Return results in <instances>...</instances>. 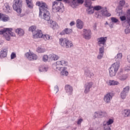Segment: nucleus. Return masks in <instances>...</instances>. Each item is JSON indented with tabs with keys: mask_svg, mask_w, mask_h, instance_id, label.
Wrapping results in <instances>:
<instances>
[{
	"mask_svg": "<svg viewBox=\"0 0 130 130\" xmlns=\"http://www.w3.org/2000/svg\"><path fill=\"white\" fill-rule=\"evenodd\" d=\"M121 58H122V54L121 53H118L115 57L116 62L112 64L111 67L109 69L110 77H115L116 75V73H117L119 69V67H120Z\"/></svg>",
	"mask_w": 130,
	"mask_h": 130,
	"instance_id": "1",
	"label": "nucleus"
},
{
	"mask_svg": "<svg viewBox=\"0 0 130 130\" xmlns=\"http://www.w3.org/2000/svg\"><path fill=\"white\" fill-rule=\"evenodd\" d=\"M12 31H13V28H5L3 29H0V35H3L5 39L7 41H10L11 40V36L16 37V34Z\"/></svg>",
	"mask_w": 130,
	"mask_h": 130,
	"instance_id": "2",
	"label": "nucleus"
},
{
	"mask_svg": "<svg viewBox=\"0 0 130 130\" xmlns=\"http://www.w3.org/2000/svg\"><path fill=\"white\" fill-rule=\"evenodd\" d=\"M40 17L45 20V21H47L51 28L54 29L56 27V22L53 21L52 20H50V13L48 11H44L42 14V16Z\"/></svg>",
	"mask_w": 130,
	"mask_h": 130,
	"instance_id": "3",
	"label": "nucleus"
},
{
	"mask_svg": "<svg viewBox=\"0 0 130 130\" xmlns=\"http://www.w3.org/2000/svg\"><path fill=\"white\" fill-rule=\"evenodd\" d=\"M60 2H62V0H56L52 3V12L63 13V5Z\"/></svg>",
	"mask_w": 130,
	"mask_h": 130,
	"instance_id": "4",
	"label": "nucleus"
},
{
	"mask_svg": "<svg viewBox=\"0 0 130 130\" xmlns=\"http://www.w3.org/2000/svg\"><path fill=\"white\" fill-rule=\"evenodd\" d=\"M126 11V16L125 15L120 16V19L121 22H123V21H126L127 23V25H126V29H125V34H128L130 33V15H128L127 14V11Z\"/></svg>",
	"mask_w": 130,
	"mask_h": 130,
	"instance_id": "5",
	"label": "nucleus"
},
{
	"mask_svg": "<svg viewBox=\"0 0 130 130\" xmlns=\"http://www.w3.org/2000/svg\"><path fill=\"white\" fill-rule=\"evenodd\" d=\"M23 7V1L22 0H14L13 9L16 11L18 14L22 13V8Z\"/></svg>",
	"mask_w": 130,
	"mask_h": 130,
	"instance_id": "6",
	"label": "nucleus"
},
{
	"mask_svg": "<svg viewBox=\"0 0 130 130\" xmlns=\"http://www.w3.org/2000/svg\"><path fill=\"white\" fill-rule=\"evenodd\" d=\"M59 43L61 46L65 47V48H72V47H74L73 42L67 38L59 39Z\"/></svg>",
	"mask_w": 130,
	"mask_h": 130,
	"instance_id": "7",
	"label": "nucleus"
},
{
	"mask_svg": "<svg viewBox=\"0 0 130 130\" xmlns=\"http://www.w3.org/2000/svg\"><path fill=\"white\" fill-rule=\"evenodd\" d=\"M36 6L38 7H40L39 8V17H42V13L43 12H45L48 10V6L47 4L45 3V2H43L42 1H38L36 3Z\"/></svg>",
	"mask_w": 130,
	"mask_h": 130,
	"instance_id": "8",
	"label": "nucleus"
},
{
	"mask_svg": "<svg viewBox=\"0 0 130 130\" xmlns=\"http://www.w3.org/2000/svg\"><path fill=\"white\" fill-rule=\"evenodd\" d=\"M69 62H68V61L64 60V59H62L59 61H57L56 62V64H55V69L56 70H58V71H60V69H61L62 67H66L67 66H68Z\"/></svg>",
	"mask_w": 130,
	"mask_h": 130,
	"instance_id": "9",
	"label": "nucleus"
},
{
	"mask_svg": "<svg viewBox=\"0 0 130 130\" xmlns=\"http://www.w3.org/2000/svg\"><path fill=\"white\" fill-rule=\"evenodd\" d=\"M114 120L112 119H109L108 121H104L103 122L102 127L104 130H111V128L109 126L111 124H112L114 122Z\"/></svg>",
	"mask_w": 130,
	"mask_h": 130,
	"instance_id": "10",
	"label": "nucleus"
},
{
	"mask_svg": "<svg viewBox=\"0 0 130 130\" xmlns=\"http://www.w3.org/2000/svg\"><path fill=\"white\" fill-rule=\"evenodd\" d=\"M82 36L84 39H86V40H90V39H91V37H92V32H91V30L88 29H84Z\"/></svg>",
	"mask_w": 130,
	"mask_h": 130,
	"instance_id": "11",
	"label": "nucleus"
},
{
	"mask_svg": "<svg viewBox=\"0 0 130 130\" xmlns=\"http://www.w3.org/2000/svg\"><path fill=\"white\" fill-rule=\"evenodd\" d=\"M129 92V86H127L123 88L122 91L120 92V97L121 99L124 100L127 96Z\"/></svg>",
	"mask_w": 130,
	"mask_h": 130,
	"instance_id": "12",
	"label": "nucleus"
},
{
	"mask_svg": "<svg viewBox=\"0 0 130 130\" xmlns=\"http://www.w3.org/2000/svg\"><path fill=\"white\" fill-rule=\"evenodd\" d=\"M113 95L112 93L110 92H108L104 96V101L106 103V104H109L110 102H111V100H112V98Z\"/></svg>",
	"mask_w": 130,
	"mask_h": 130,
	"instance_id": "13",
	"label": "nucleus"
},
{
	"mask_svg": "<svg viewBox=\"0 0 130 130\" xmlns=\"http://www.w3.org/2000/svg\"><path fill=\"white\" fill-rule=\"evenodd\" d=\"M25 56L26 58L28 59V60H36V59L38 58L37 55L31 52H27L25 53Z\"/></svg>",
	"mask_w": 130,
	"mask_h": 130,
	"instance_id": "14",
	"label": "nucleus"
},
{
	"mask_svg": "<svg viewBox=\"0 0 130 130\" xmlns=\"http://www.w3.org/2000/svg\"><path fill=\"white\" fill-rule=\"evenodd\" d=\"M106 112L98 111H96L93 114V118H100V117H104L106 115Z\"/></svg>",
	"mask_w": 130,
	"mask_h": 130,
	"instance_id": "15",
	"label": "nucleus"
},
{
	"mask_svg": "<svg viewBox=\"0 0 130 130\" xmlns=\"http://www.w3.org/2000/svg\"><path fill=\"white\" fill-rule=\"evenodd\" d=\"M94 83L92 82H86L84 84V93L85 94H88L89 92H90V89L92 87H93V85Z\"/></svg>",
	"mask_w": 130,
	"mask_h": 130,
	"instance_id": "16",
	"label": "nucleus"
},
{
	"mask_svg": "<svg viewBox=\"0 0 130 130\" xmlns=\"http://www.w3.org/2000/svg\"><path fill=\"white\" fill-rule=\"evenodd\" d=\"M106 40H107V38L106 37H101L97 39L98 44L99 46L101 47V46H104L105 43H106Z\"/></svg>",
	"mask_w": 130,
	"mask_h": 130,
	"instance_id": "17",
	"label": "nucleus"
},
{
	"mask_svg": "<svg viewBox=\"0 0 130 130\" xmlns=\"http://www.w3.org/2000/svg\"><path fill=\"white\" fill-rule=\"evenodd\" d=\"M64 89L66 93H68V95H73V91H74V89L72 85L69 84L66 85Z\"/></svg>",
	"mask_w": 130,
	"mask_h": 130,
	"instance_id": "18",
	"label": "nucleus"
},
{
	"mask_svg": "<svg viewBox=\"0 0 130 130\" xmlns=\"http://www.w3.org/2000/svg\"><path fill=\"white\" fill-rule=\"evenodd\" d=\"M83 4H84V0H77L76 2H72L71 6L72 8L75 9Z\"/></svg>",
	"mask_w": 130,
	"mask_h": 130,
	"instance_id": "19",
	"label": "nucleus"
},
{
	"mask_svg": "<svg viewBox=\"0 0 130 130\" xmlns=\"http://www.w3.org/2000/svg\"><path fill=\"white\" fill-rule=\"evenodd\" d=\"M107 86H117L119 85V82L114 80H108L106 81Z\"/></svg>",
	"mask_w": 130,
	"mask_h": 130,
	"instance_id": "20",
	"label": "nucleus"
},
{
	"mask_svg": "<svg viewBox=\"0 0 130 130\" xmlns=\"http://www.w3.org/2000/svg\"><path fill=\"white\" fill-rule=\"evenodd\" d=\"M117 79L119 80L120 81H125V80L127 79V75L123 74L121 73H118L116 76Z\"/></svg>",
	"mask_w": 130,
	"mask_h": 130,
	"instance_id": "21",
	"label": "nucleus"
},
{
	"mask_svg": "<svg viewBox=\"0 0 130 130\" xmlns=\"http://www.w3.org/2000/svg\"><path fill=\"white\" fill-rule=\"evenodd\" d=\"M101 12L103 17H110L111 16V14L108 12L106 7H103V9H102Z\"/></svg>",
	"mask_w": 130,
	"mask_h": 130,
	"instance_id": "22",
	"label": "nucleus"
},
{
	"mask_svg": "<svg viewBox=\"0 0 130 130\" xmlns=\"http://www.w3.org/2000/svg\"><path fill=\"white\" fill-rule=\"evenodd\" d=\"M43 34L42 31L40 30H37L35 33L32 35L34 38H42Z\"/></svg>",
	"mask_w": 130,
	"mask_h": 130,
	"instance_id": "23",
	"label": "nucleus"
},
{
	"mask_svg": "<svg viewBox=\"0 0 130 130\" xmlns=\"http://www.w3.org/2000/svg\"><path fill=\"white\" fill-rule=\"evenodd\" d=\"M0 21L8 22V21H10V17L8 15L0 13Z\"/></svg>",
	"mask_w": 130,
	"mask_h": 130,
	"instance_id": "24",
	"label": "nucleus"
},
{
	"mask_svg": "<svg viewBox=\"0 0 130 130\" xmlns=\"http://www.w3.org/2000/svg\"><path fill=\"white\" fill-rule=\"evenodd\" d=\"M15 32L17 34L18 36L21 37L23 36L24 34H25V30L22 28H17L15 29Z\"/></svg>",
	"mask_w": 130,
	"mask_h": 130,
	"instance_id": "25",
	"label": "nucleus"
},
{
	"mask_svg": "<svg viewBox=\"0 0 130 130\" xmlns=\"http://www.w3.org/2000/svg\"><path fill=\"white\" fill-rule=\"evenodd\" d=\"M76 27L78 29H83V27H84V22L80 19H78L76 21Z\"/></svg>",
	"mask_w": 130,
	"mask_h": 130,
	"instance_id": "26",
	"label": "nucleus"
},
{
	"mask_svg": "<svg viewBox=\"0 0 130 130\" xmlns=\"http://www.w3.org/2000/svg\"><path fill=\"white\" fill-rule=\"evenodd\" d=\"M3 10L5 13H11V8H10V6H9V3H6L4 4Z\"/></svg>",
	"mask_w": 130,
	"mask_h": 130,
	"instance_id": "27",
	"label": "nucleus"
},
{
	"mask_svg": "<svg viewBox=\"0 0 130 130\" xmlns=\"http://www.w3.org/2000/svg\"><path fill=\"white\" fill-rule=\"evenodd\" d=\"M8 54V49H4L0 52V57L1 58H4L6 57Z\"/></svg>",
	"mask_w": 130,
	"mask_h": 130,
	"instance_id": "28",
	"label": "nucleus"
},
{
	"mask_svg": "<svg viewBox=\"0 0 130 130\" xmlns=\"http://www.w3.org/2000/svg\"><path fill=\"white\" fill-rule=\"evenodd\" d=\"M60 70H61L60 72L61 76H69V72L67 71V70H68L67 67H62Z\"/></svg>",
	"mask_w": 130,
	"mask_h": 130,
	"instance_id": "29",
	"label": "nucleus"
},
{
	"mask_svg": "<svg viewBox=\"0 0 130 130\" xmlns=\"http://www.w3.org/2000/svg\"><path fill=\"white\" fill-rule=\"evenodd\" d=\"M73 32V30L70 28H66L60 33V35H65V34H71Z\"/></svg>",
	"mask_w": 130,
	"mask_h": 130,
	"instance_id": "30",
	"label": "nucleus"
},
{
	"mask_svg": "<svg viewBox=\"0 0 130 130\" xmlns=\"http://www.w3.org/2000/svg\"><path fill=\"white\" fill-rule=\"evenodd\" d=\"M85 75L86 76V77H88V78H92V77L94 76V74L91 72V71H90V70L88 69L85 70Z\"/></svg>",
	"mask_w": 130,
	"mask_h": 130,
	"instance_id": "31",
	"label": "nucleus"
},
{
	"mask_svg": "<svg viewBox=\"0 0 130 130\" xmlns=\"http://www.w3.org/2000/svg\"><path fill=\"white\" fill-rule=\"evenodd\" d=\"M49 57L51 60H57L59 57L54 54H51L49 55Z\"/></svg>",
	"mask_w": 130,
	"mask_h": 130,
	"instance_id": "32",
	"label": "nucleus"
},
{
	"mask_svg": "<svg viewBox=\"0 0 130 130\" xmlns=\"http://www.w3.org/2000/svg\"><path fill=\"white\" fill-rule=\"evenodd\" d=\"M111 21L112 23H114L116 24V25H119L120 21L118 19L116 18V17H111Z\"/></svg>",
	"mask_w": 130,
	"mask_h": 130,
	"instance_id": "33",
	"label": "nucleus"
},
{
	"mask_svg": "<svg viewBox=\"0 0 130 130\" xmlns=\"http://www.w3.org/2000/svg\"><path fill=\"white\" fill-rule=\"evenodd\" d=\"M37 52L38 53H44L46 51V50L44 48H42V47H38L36 50Z\"/></svg>",
	"mask_w": 130,
	"mask_h": 130,
	"instance_id": "34",
	"label": "nucleus"
},
{
	"mask_svg": "<svg viewBox=\"0 0 130 130\" xmlns=\"http://www.w3.org/2000/svg\"><path fill=\"white\" fill-rule=\"evenodd\" d=\"M42 38H43L45 41H47V40H51L52 37L49 36V35L45 34L43 35Z\"/></svg>",
	"mask_w": 130,
	"mask_h": 130,
	"instance_id": "35",
	"label": "nucleus"
},
{
	"mask_svg": "<svg viewBox=\"0 0 130 130\" xmlns=\"http://www.w3.org/2000/svg\"><path fill=\"white\" fill-rule=\"evenodd\" d=\"M87 12L88 14H89L90 15L94 13V7L92 6H89L87 7Z\"/></svg>",
	"mask_w": 130,
	"mask_h": 130,
	"instance_id": "36",
	"label": "nucleus"
},
{
	"mask_svg": "<svg viewBox=\"0 0 130 130\" xmlns=\"http://www.w3.org/2000/svg\"><path fill=\"white\" fill-rule=\"evenodd\" d=\"M28 8L29 9H33V3L32 0H25Z\"/></svg>",
	"mask_w": 130,
	"mask_h": 130,
	"instance_id": "37",
	"label": "nucleus"
},
{
	"mask_svg": "<svg viewBox=\"0 0 130 130\" xmlns=\"http://www.w3.org/2000/svg\"><path fill=\"white\" fill-rule=\"evenodd\" d=\"M95 17L97 18L98 19H101L102 17H103V15H102V13L101 11H96L95 12Z\"/></svg>",
	"mask_w": 130,
	"mask_h": 130,
	"instance_id": "38",
	"label": "nucleus"
},
{
	"mask_svg": "<svg viewBox=\"0 0 130 130\" xmlns=\"http://www.w3.org/2000/svg\"><path fill=\"white\" fill-rule=\"evenodd\" d=\"M123 113L125 117H128V116H130V110L129 109L124 110V111H123Z\"/></svg>",
	"mask_w": 130,
	"mask_h": 130,
	"instance_id": "39",
	"label": "nucleus"
},
{
	"mask_svg": "<svg viewBox=\"0 0 130 130\" xmlns=\"http://www.w3.org/2000/svg\"><path fill=\"white\" fill-rule=\"evenodd\" d=\"M85 5L86 8H88V7H92V6H91V5H92V2L90 0H85Z\"/></svg>",
	"mask_w": 130,
	"mask_h": 130,
	"instance_id": "40",
	"label": "nucleus"
},
{
	"mask_svg": "<svg viewBox=\"0 0 130 130\" xmlns=\"http://www.w3.org/2000/svg\"><path fill=\"white\" fill-rule=\"evenodd\" d=\"M29 31L32 32V35L34 34L35 32H36V26H31L29 28Z\"/></svg>",
	"mask_w": 130,
	"mask_h": 130,
	"instance_id": "41",
	"label": "nucleus"
},
{
	"mask_svg": "<svg viewBox=\"0 0 130 130\" xmlns=\"http://www.w3.org/2000/svg\"><path fill=\"white\" fill-rule=\"evenodd\" d=\"M103 8V7L100 6H96L93 7V10L94 11H100V10H102Z\"/></svg>",
	"mask_w": 130,
	"mask_h": 130,
	"instance_id": "42",
	"label": "nucleus"
},
{
	"mask_svg": "<svg viewBox=\"0 0 130 130\" xmlns=\"http://www.w3.org/2000/svg\"><path fill=\"white\" fill-rule=\"evenodd\" d=\"M43 61L46 62L48 60V55H44L43 56Z\"/></svg>",
	"mask_w": 130,
	"mask_h": 130,
	"instance_id": "43",
	"label": "nucleus"
},
{
	"mask_svg": "<svg viewBox=\"0 0 130 130\" xmlns=\"http://www.w3.org/2000/svg\"><path fill=\"white\" fill-rule=\"evenodd\" d=\"M119 5L121 6V7H123L124 5H125V1L124 0H121L119 2Z\"/></svg>",
	"mask_w": 130,
	"mask_h": 130,
	"instance_id": "44",
	"label": "nucleus"
},
{
	"mask_svg": "<svg viewBox=\"0 0 130 130\" xmlns=\"http://www.w3.org/2000/svg\"><path fill=\"white\" fill-rule=\"evenodd\" d=\"M100 53H104V46H102V47H100L99 49Z\"/></svg>",
	"mask_w": 130,
	"mask_h": 130,
	"instance_id": "45",
	"label": "nucleus"
},
{
	"mask_svg": "<svg viewBox=\"0 0 130 130\" xmlns=\"http://www.w3.org/2000/svg\"><path fill=\"white\" fill-rule=\"evenodd\" d=\"M48 70V68L44 67L42 68V69L41 68L40 69V72H47Z\"/></svg>",
	"mask_w": 130,
	"mask_h": 130,
	"instance_id": "46",
	"label": "nucleus"
},
{
	"mask_svg": "<svg viewBox=\"0 0 130 130\" xmlns=\"http://www.w3.org/2000/svg\"><path fill=\"white\" fill-rule=\"evenodd\" d=\"M102 57H103V54L99 53V55L98 56V59H101V58H102Z\"/></svg>",
	"mask_w": 130,
	"mask_h": 130,
	"instance_id": "47",
	"label": "nucleus"
},
{
	"mask_svg": "<svg viewBox=\"0 0 130 130\" xmlns=\"http://www.w3.org/2000/svg\"><path fill=\"white\" fill-rule=\"evenodd\" d=\"M16 57V53H12L11 55V59H14Z\"/></svg>",
	"mask_w": 130,
	"mask_h": 130,
	"instance_id": "48",
	"label": "nucleus"
},
{
	"mask_svg": "<svg viewBox=\"0 0 130 130\" xmlns=\"http://www.w3.org/2000/svg\"><path fill=\"white\" fill-rule=\"evenodd\" d=\"M58 86H57V85L55 86L54 87V91L55 92V93H57V92H58Z\"/></svg>",
	"mask_w": 130,
	"mask_h": 130,
	"instance_id": "49",
	"label": "nucleus"
},
{
	"mask_svg": "<svg viewBox=\"0 0 130 130\" xmlns=\"http://www.w3.org/2000/svg\"><path fill=\"white\" fill-rule=\"evenodd\" d=\"M82 121H83V119H79L77 121V124H81V123H82Z\"/></svg>",
	"mask_w": 130,
	"mask_h": 130,
	"instance_id": "50",
	"label": "nucleus"
},
{
	"mask_svg": "<svg viewBox=\"0 0 130 130\" xmlns=\"http://www.w3.org/2000/svg\"><path fill=\"white\" fill-rule=\"evenodd\" d=\"M76 24V22L75 21H72L70 22V26H74Z\"/></svg>",
	"mask_w": 130,
	"mask_h": 130,
	"instance_id": "51",
	"label": "nucleus"
},
{
	"mask_svg": "<svg viewBox=\"0 0 130 130\" xmlns=\"http://www.w3.org/2000/svg\"><path fill=\"white\" fill-rule=\"evenodd\" d=\"M109 27L111 28H113V24L110 23Z\"/></svg>",
	"mask_w": 130,
	"mask_h": 130,
	"instance_id": "52",
	"label": "nucleus"
},
{
	"mask_svg": "<svg viewBox=\"0 0 130 130\" xmlns=\"http://www.w3.org/2000/svg\"><path fill=\"white\" fill-rule=\"evenodd\" d=\"M128 15L130 16V9H129V10L127 11V12Z\"/></svg>",
	"mask_w": 130,
	"mask_h": 130,
	"instance_id": "53",
	"label": "nucleus"
},
{
	"mask_svg": "<svg viewBox=\"0 0 130 130\" xmlns=\"http://www.w3.org/2000/svg\"><path fill=\"white\" fill-rule=\"evenodd\" d=\"M96 25L93 26V29L96 30Z\"/></svg>",
	"mask_w": 130,
	"mask_h": 130,
	"instance_id": "54",
	"label": "nucleus"
},
{
	"mask_svg": "<svg viewBox=\"0 0 130 130\" xmlns=\"http://www.w3.org/2000/svg\"><path fill=\"white\" fill-rule=\"evenodd\" d=\"M105 25H109L108 22L107 21H106Z\"/></svg>",
	"mask_w": 130,
	"mask_h": 130,
	"instance_id": "55",
	"label": "nucleus"
},
{
	"mask_svg": "<svg viewBox=\"0 0 130 130\" xmlns=\"http://www.w3.org/2000/svg\"><path fill=\"white\" fill-rule=\"evenodd\" d=\"M72 1H73L72 2H76V0H72Z\"/></svg>",
	"mask_w": 130,
	"mask_h": 130,
	"instance_id": "56",
	"label": "nucleus"
},
{
	"mask_svg": "<svg viewBox=\"0 0 130 130\" xmlns=\"http://www.w3.org/2000/svg\"><path fill=\"white\" fill-rule=\"evenodd\" d=\"M69 0H64V2H68Z\"/></svg>",
	"mask_w": 130,
	"mask_h": 130,
	"instance_id": "57",
	"label": "nucleus"
},
{
	"mask_svg": "<svg viewBox=\"0 0 130 130\" xmlns=\"http://www.w3.org/2000/svg\"><path fill=\"white\" fill-rule=\"evenodd\" d=\"M23 15H20V17H23Z\"/></svg>",
	"mask_w": 130,
	"mask_h": 130,
	"instance_id": "58",
	"label": "nucleus"
},
{
	"mask_svg": "<svg viewBox=\"0 0 130 130\" xmlns=\"http://www.w3.org/2000/svg\"><path fill=\"white\" fill-rule=\"evenodd\" d=\"M91 1H92L93 2H95V1H96V0H91Z\"/></svg>",
	"mask_w": 130,
	"mask_h": 130,
	"instance_id": "59",
	"label": "nucleus"
},
{
	"mask_svg": "<svg viewBox=\"0 0 130 130\" xmlns=\"http://www.w3.org/2000/svg\"><path fill=\"white\" fill-rule=\"evenodd\" d=\"M122 25L123 26V23H122Z\"/></svg>",
	"mask_w": 130,
	"mask_h": 130,
	"instance_id": "60",
	"label": "nucleus"
},
{
	"mask_svg": "<svg viewBox=\"0 0 130 130\" xmlns=\"http://www.w3.org/2000/svg\"><path fill=\"white\" fill-rule=\"evenodd\" d=\"M46 125H47V124H46Z\"/></svg>",
	"mask_w": 130,
	"mask_h": 130,
	"instance_id": "61",
	"label": "nucleus"
},
{
	"mask_svg": "<svg viewBox=\"0 0 130 130\" xmlns=\"http://www.w3.org/2000/svg\"><path fill=\"white\" fill-rule=\"evenodd\" d=\"M46 125H47V124H46Z\"/></svg>",
	"mask_w": 130,
	"mask_h": 130,
	"instance_id": "62",
	"label": "nucleus"
},
{
	"mask_svg": "<svg viewBox=\"0 0 130 130\" xmlns=\"http://www.w3.org/2000/svg\"><path fill=\"white\" fill-rule=\"evenodd\" d=\"M46 125H47V124H46Z\"/></svg>",
	"mask_w": 130,
	"mask_h": 130,
	"instance_id": "63",
	"label": "nucleus"
}]
</instances>
